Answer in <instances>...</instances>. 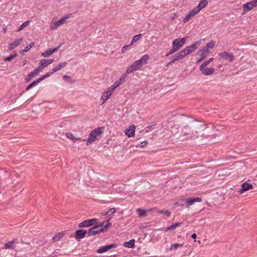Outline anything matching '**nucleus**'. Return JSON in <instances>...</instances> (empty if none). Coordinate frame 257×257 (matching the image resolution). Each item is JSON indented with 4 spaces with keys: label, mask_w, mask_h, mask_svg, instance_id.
Listing matches in <instances>:
<instances>
[{
    "label": "nucleus",
    "mask_w": 257,
    "mask_h": 257,
    "mask_svg": "<svg viewBox=\"0 0 257 257\" xmlns=\"http://www.w3.org/2000/svg\"><path fill=\"white\" fill-rule=\"evenodd\" d=\"M141 67V65L139 63V61L137 60L127 68V72L132 73L134 71L139 70Z\"/></svg>",
    "instance_id": "9d476101"
},
{
    "label": "nucleus",
    "mask_w": 257,
    "mask_h": 257,
    "mask_svg": "<svg viewBox=\"0 0 257 257\" xmlns=\"http://www.w3.org/2000/svg\"><path fill=\"white\" fill-rule=\"evenodd\" d=\"M97 220L95 218L84 220L78 224V227L82 228L90 226L97 223Z\"/></svg>",
    "instance_id": "423d86ee"
},
{
    "label": "nucleus",
    "mask_w": 257,
    "mask_h": 257,
    "mask_svg": "<svg viewBox=\"0 0 257 257\" xmlns=\"http://www.w3.org/2000/svg\"><path fill=\"white\" fill-rule=\"evenodd\" d=\"M137 211L138 212H140V213H139L140 217L146 216L147 215L146 210H142V209L141 208H138L137 209Z\"/></svg>",
    "instance_id": "58836bf2"
},
{
    "label": "nucleus",
    "mask_w": 257,
    "mask_h": 257,
    "mask_svg": "<svg viewBox=\"0 0 257 257\" xmlns=\"http://www.w3.org/2000/svg\"><path fill=\"white\" fill-rule=\"evenodd\" d=\"M123 82L120 79L116 81L110 88L112 90H114L117 87L120 85Z\"/></svg>",
    "instance_id": "a878e982"
},
{
    "label": "nucleus",
    "mask_w": 257,
    "mask_h": 257,
    "mask_svg": "<svg viewBox=\"0 0 257 257\" xmlns=\"http://www.w3.org/2000/svg\"><path fill=\"white\" fill-rule=\"evenodd\" d=\"M17 53H15L13 55H11L10 56H9V57H7L6 59H5V61H11V60H12L14 58H15L16 56H17Z\"/></svg>",
    "instance_id": "09e8293b"
},
{
    "label": "nucleus",
    "mask_w": 257,
    "mask_h": 257,
    "mask_svg": "<svg viewBox=\"0 0 257 257\" xmlns=\"http://www.w3.org/2000/svg\"><path fill=\"white\" fill-rule=\"evenodd\" d=\"M103 132V127H97L92 131L89 135L88 138L87 140L86 145L87 146L91 144L96 140L97 136H100Z\"/></svg>",
    "instance_id": "f257e3e1"
},
{
    "label": "nucleus",
    "mask_w": 257,
    "mask_h": 257,
    "mask_svg": "<svg viewBox=\"0 0 257 257\" xmlns=\"http://www.w3.org/2000/svg\"><path fill=\"white\" fill-rule=\"evenodd\" d=\"M173 63H174V62H173V60H172L170 62H169V63H168L167 64L166 66L169 67V66L172 65Z\"/></svg>",
    "instance_id": "13d9d810"
},
{
    "label": "nucleus",
    "mask_w": 257,
    "mask_h": 257,
    "mask_svg": "<svg viewBox=\"0 0 257 257\" xmlns=\"http://www.w3.org/2000/svg\"><path fill=\"white\" fill-rule=\"evenodd\" d=\"M116 246V245L115 244H109V245H106L102 246L101 247L99 248L96 251V252L98 253H101L106 252L112 248L115 247Z\"/></svg>",
    "instance_id": "2eb2a0df"
},
{
    "label": "nucleus",
    "mask_w": 257,
    "mask_h": 257,
    "mask_svg": "<svg viewBox=\"0 0 257 257\" xmlns=\"http://www.w3.org/2000/svg\"><path fill=\"white\" fill-rule=\"evenodd\" d=\"M67 64V63L66 62H64L61 63H59L58 64L56 67L53 68L52 69V73L56 72L58 71V70H60L63 67H64L66 66Z\"/></svg>",
    "instance_id": "b1692460"
},
{
    "label": "nucleus",
    "mask_w": 257,
    "mask_h": 257,
    "mask_svg": "<svg viewBox=\"0 0 257 257\" xmlns=\"http://www.w3.org/2000/svg\"><path fill=\"white\" fill-rule=\"evenodd\" d=\"M40 82V80H39V79H38L37 80L34 81L33 82H32L31 84H30L26 88V90H28L30 88H31L34 86L37 85Z\"/></svg>",
    "instance_id": "7c9ffc66"
},
{
    "label": "nucleus",
    "mask_w": 257,
    "mask_h": 257,
    "mask_svg": "<svg viewBox=\"0 0 257 257\" xmlns=\"http://www.w3.org/2000/svg\"><path fill=\"white\" fill-rule=\"evenodd\" d=\"M209 62L208 61H206L205 62H204L200 66V67H202V68H203L204 67H206V66L209 64Z\"/></svg>",
    "instance_id": "6e6d98bb"
},
{
    "label": "nucleus",
    "mask_w": 257,
    "mask_h": 257,
    "mask_svg": "<svg viewBox=\"0 0 257 257\" xmlns=\"http://www.w3.org/2000/svg\"><path fill=\"white\" fill-rule=\"evenodd\" d=\"M207 5L208 1L207 0H201L196 8L199 11H200L202 9L206 7Z\"/></svg>",
    "instance_id": "412c9836"
},
{
    "label": "nucleus",
    "mask_w": 257,
    "mask_h": 257,
    "mask_svg": "<svg viewBox=\"0 0 257 257\" xmlns=\"http://www.w3.org/2000/svg\"><path fill=\"white\" fill-rule=\"evenodd\" d=\"M3 31H4V33H6L7 32V28H5V29H4Z\"/></svg>",
    "instance_id": "0e129e2a"
},
{
    "label": "nucleus",
    "mask_w": 257,
    "mask_h": 257,
    "mask_svg": "<svg viewBox=\"0 0 257 257\" xmlns=\"http://www.w3.org/2000/svg\"><path fill=\"white\" fill-rule=\"evenodd\" d=\"M111 226V223L110 222H107V223L105 225H104L103 227H101V229H103V232L107 230V228L109 226Z\"/></svg>",
    "instance_id": "864d4df0"
},
{
    "label": "nucleus",
    "mask_w": 257,
    "mask_h": 257,
    "mask_svg": "<svg viewBox=\"0 0 257 257\" xmlns=\"http://www.w3.org/2000/svg\"><path fill=\"white\" fill-rule=\"evenodd\" d=\"M101 215L103 216H107V212H102Z\"/></svg>",
    "instance_id": "052dcab7"
},
{
    "label": "nucleus",
    "mask_w": 257,
    "mask_h": 257,
    "mask_svg": "<svg viewBox=\"0 0 257 257\" xmlns=\"http://www.w3.org/2000/svg\"><path fill=\"white\" fill-rule=\"evenodd\" d=\"M257 6V0H252L246 4H244L242 6L243 9V13H245L251 10L253 8Z\"/></svg>",
    "instance_id": "20e7f679"
},
{
    "label": "nucleus",
    "mask_w": 257,
    "mask_h": 257,
    "mask_svg": "<svg viewBox=\"0 0 257 257\" xmlns=\"http://www.w3.org/2000/svg\"><path fill=\"white\" fill-rule=\"evenodd\" d=\"M34 45V43L32 42L28 46H27L25 49L22 50L20 51V53L21 54L24 53V52H28L30 50V49Z\"/></svg>",
    "instance_id": "c756f323"
},
{
    "label": "nucleus",
    "mask_w": 257,
    "mask_h": 257,
    "mask_svg": "<svg viewBox=\"0 0 257 257\" xmlns=\"http://www.w3.org/2000/svg\"><path fill=\"white\" fill-rule=\"evenodd\" d=\"M180 224H181L180 222H176V223L171 225V226L166 227L165 229V231L173 230V229H175L177 226L180 225Z\"/></svg>",
    "instance_id": "c85d7f7f"
},
{
    "label": "nucleus",
    "mask_w": 257,
    "mask_h": 257,
    "mask_svg": "<svg viewBox=\"0 0 257 257\" xmlns=\"http://www.w3.org/2000/svg\"><path fill=\"white\" fill-rule=\"evenodd\" d=\"M202 201V198L200 197L192 198L188 197L185 200V204L187 207L193 205L195 202H200Z\"/></svg>",
    "instance_id": "1a4fd4ad"
},
{
    "label": "nucleus",
    "mask_w": 257,
    "mask_h": 257,
    "mask_svg": "<svg viewBox=\"0 0 257 257\" xmlns=\"http://www.w3.org/2000/svg\"><path fill=\"white\" fill-rule=\"evenodd\" d=\"M148 144V143L147 141H144L142 142L140 145L136 146V147L138 148H143L144 147L147 146Z\"/></svg>",
    "instance_id": "8fccbe9b"
},
{
    "label": "nucleus",
    "mask_w": 257,
    "mask_h": 257,
    "mask_svg": "<svg viewBox=\"0 0 257 257\" xmlns=\"http://www.w3.org/2000/svg\"><path fill=\"white\" fill-rule=\"evenodd\" d=\"M218 57L219 59H223L227 60L229 62H232L234 57L232 54L229 53L226 51H224L219 54Z\"/></svg>",
    "instance_id": "39448f33"
},
{
    "label": "nucleus",
    "mask_w": 257,
    "mask_h": 257,
    "mask_svg": "<svg viewBox=\"0 0 257 257\" xmlns=\"http://www.w3.org/2000/svg\"><path fill=\"white\" fill-rule=\"evenodd\" d=\"M66 136L67 137V138L70 140H71L72 141H73L74 142H76V141H81L82 142H85L86 141V139H82L80 138H76V137H75L72 134V133H67L66 134Z\"/></svg>",
    "instance_id": "6ab92c4d"
},
{
    "label": "nucleus",
    "mask_w": 257,
    "mask_h": 257,
    "mask_svg": "<svg viewBox=\"0 0 257 257\" xmlns=\"http://www.w3.org/2000/svg\"><path fill=\"white\" fill-rule=\"evenodd\" d=\"M87 233V231L83 229H79L76 231L75 234V238L77 241H80V239L83 238L85 234Z\"/></svg>",
    "instance_id": "4468645a"
},
{
    "label": "nucleus",
    "mask_w": 257,
    "mask_h": 257,
    "mask_svg": "<svg viewBox=\"0 0 257 257\" xmlns=\"http://www.w3.org/2000/svg\"><path fill=\"white\" fill-rule=\"evenodd\" d=\"M130 73H127V70L126 71V72L125 73H124L122 76L121 77V78H120V80H121V81L124 82V81H125V79L126 78V77H127V75L129 74Z\"/></svg>",
    "instance_id": "603ef678"
},
{
    "label": "nucleus",
    "mask_w": 257,
    "mask_h": 257,
    "mask_svg": "<svg viewBox=\"0 0 257 257\" xmlns=\"http://www.w3.org/2000/svg\"><path fill=\"white\" fill-rule=\"evenodd\" d=\"M131 44L124 46L121 49V53H124L126 51L130 50Z\"/></svg>",
    "instance_id": "a18cd8bd"
},
{
    "label": "nucleus",
    "mask_w": 257,
    "mask_h": 257,
    "mask_svg": "<svg viewBox=\"0 0 257 257\" xmlns=\"http://www.w3.org/2000/svg\"><path fill=\"white\" fill-rule=\"evenodd\" d=\"M116 212V209L115 208H110L107 211V217H110Z\"/></svg>",
    "instance_id": "4c0bfd02"
},
{
    "label": "nucleus",
    "mask_w": 257,
    "mask_h": 257,
    "mask_svg": "<svg viewBox=\"0 0 257 257\" xmlns=\"http://www.w3.org/2000/svg\"><path fill=\"white\" fill-rule=\"evenodd\" d=\"M193 127L196 132H201L207 128L208 126L206 124L197 122L193 124Z\"/></svg>",
    "instance_id": "9b49d317"
},
{
    "label": "nucleus",
    "mask_w": 257,
    "mask_h": 257,
    "mask_svg": "<svg viewBox=\"0 0 257 257\" xmlns=\"http://www.w3.org/2000/svg\"><path fill=\"white\" fill-rule=\"evenodd\" d=\"M184 128V129L187 128V126H185V127Z\"/></svg>",
    "instance_id": "338daca9"
},
{
    "label": "nucleus",
    "mask_w": 257,
    "mask_h": 257,
    "mask_svg": "<svg viewBox=\"0 0 257 257\" xmlns=\"http://www.w3.org/2000/svg\"><path fill=\"white\" fill-rule=\"evenodd\" d=\"M30 22L29 21H27L24 22V23H23L20 26V27L19 28V29H18L17 32H19V31H21L22 30H23L25 27H26L28 25V24L30 23Z\"/></svg>",
    "instance_id": "f704fd0d"
},
{
    "label": "nucleus",
    "mask_w": 257,
    "mask_h": 257,
    "mask_svg": "<svg viewBox=\"0 0 257 257\" xmlns=\"http://www.w3.org/2000/svg\"><path fill=\"white\" fill-rule=\"evenodd\" d=\"M63 236L64 233L62 232H59L53 237V240L54 241H57L61 239Z\"/></svg>",
    "instance_id": "cd10ccee"
},
{
    "label": "nucleus",
    "mask_w": 257,
    "mask_h": 257,
    "mask_svg": "<svg viewBox=\"0 0 257 257\" xmlns=\"http://www.w3.org/2000/svg\"><path fill=\"white\" fill-rule=\"evenodd\" d=\"M68 18V16H65L57 22H52L50 24V29L52 30L57 29L58 27L63 25Z\"/></svg>",
    "instance_id": "7ed1b4c3"
},
{
    "label": "nucleus",
    "mask_w": 257,
    "mask_h": 257,
    "mask_svg": "<svg viewBox=\"0 0 257 257\" xmlns=\"http://www.w3.org/2000/svg\"><path fill=\"white\" fill-rule=\"evenodd\" d=\"M185 56H186L185 55V54L183 52L182 50L175 55L174 58L172 59L173 62H175L176 61H179L182 59Z\"/></svg>",
    "instance_id": "aec40b11"
},
{
    "label": "nucleus",
    "mask_w": 257,
    "mask_h": 257,
    "mask_svg": "<svg viewBox=\"0 0 257 257\" xmlns=\"http://www.w3.org/2000/svg\"><path fill=\"white\" fill-rule=\"evenodd\" d=\"M63 78H65V79H69L70 78V77L69 76H67L66 75H65L64 76H63Z\"/></svg>",
    "instance_id": "680f3d73"
},
{
    "label": "nucleus",
    "mask_w": 257,
    "mask_h": 257,
    "mask_svg": "<svg viewBox=\"0 0 257 257\" xmlns=\"http://www.w3.org/2000/svg\"><path fill=\"white\" fill-rule=\"evenodd\" d=\"M23 63H24V64H26V60H25V61L23 62Z\"/></svg>",
    "instance_id": "69168bd1"
},
{
    "label": "nucleus",
    "mask_w": 257,
    "mask_h": 257,
    "mask_svg": "<svg viewBox=\"0 0 257 257\" xmlns=\"http://www.w3.org/2000/svg\"><path fill=\"white\" fill-rule=\"evenodd\" d=\"M213 60V58H211L209 59L208 61L209 63H210Z\"/></svg>",
    "instance_id": "e2e57ef3"
},
{
    "label": "nucleus",
    "mask_w": 257,
    "mask_h": 257,
    "mask_svg": "<svg viewBox=\"0 0 257 257\" xmlns=\"http://www.w3.org/2000/svg\"><path fill=\"white\" fill-rule=\"evenodd\" d=\"M52 54H52V53L51 52V49H50L49 50H47L45 52L42 53V56H43V57L46 58V57H48L50 56Z\"/></svg>",
    "instance_id": "72a5a7b5"
},
{
    "label": "nucleus",
    "mask_w": 257,
    "mask_h": 257,
    "mask_svg": "<svg viewBox=\"0 0 257 257\" xmlns=\"http://www.w3.org/2000/svg\"><path fill=\"white\" fill-rule=\"evenodd\" d=\"M193 17H192L190 13H189L185 16V17L183 19V22L184 23H186L188 21H189V20H190Z\"/></svg>",
    "instance_id": "ea45409f"
},
{
    "label": "nucleus",
    "mask_w": 257,
    "mask_h": 257,
    "mask_svg": "<svg viewBox=\"0 0 257 257\" xmlns=\"http://www.w3.org/2000/svg\"><path fill=\"white\" fill-rule=\"evenodd\" d=\"M15 240H12L6 243L5 245V247L6 249H10L12 248H14V244L15 243Z\"/></svg>",
    "instance_id": "bb28decb"
},
{
    "label": "nucleus",
    "mask_w": 257,
    "mask_h": 257,
    "mask_svg": "<svg viewBox=\"0 0 257 257\" xmlns=\"http://www.w3.org/2000/svg\"><path fill=\"white\" fill-rule=\"evenodd\" d=\"M149 55L146 54L143 55V57L140 59L138 60V61H139V63L142 66V65L147 63V61L149 60Z\"/></svg>",
    "instance_id": "5701e85b"
},
{
    "label": "nucleus",
    "mask_w": 257,
    "mask_h": 257,
    "mask_svg": "<svg viewBox=\"0 0 257 257\" xmlns=\"http://www.w3.org/2000/svg\"><path fill=\"white\" fill-rule=\"evenodd\" d=\"M62 44L61 43V44H60L57 47H56L53 49H50L52 54H53L54 53L57 51L58 50V49L62 46Z\"/></svg>",
    "instance_id": "3c124183"
},
{
    "label": "nucleus",
    "mask_w": 257,
    "mask_h": 257,
    "mask_svg": "<svg viewBox=\"0 0 257 257\" xmlns=\"http://www.w3.org/2000/svg\"><path fill=\"white\" fill-rule=\"evenodd\" d=\"M253 188V186L252 184L248 183L247 182H245L241 185V188L240 190L238 191V192L241 194L245 191H246L249 189H251Z\"/></svg>",
    "instance_id": "ddd939ff"
},
{
    "label": "nucleus",
    "mask_w": 257,
    "mask_h": 257,
    "mask_svg": "<svg viewBox=\"0 0 257 257\" xmlns=\"http://www.w3.org/2000/svg\"><path fill=\"white\" fill-rule=\"evenodd\" d=\"M185 41L186 38L176 39L173 42V46L178 50L185 44Z\"/></svg>",
    "instance_id": "6e6552de"
},
{
    "label": "nucleus",
    "mask_w": 257,
    "mask_h": 257,
    "mask_svg": "<svg viewBox=\"0 0 257 257\" xmlns=\"http://www.w3.org/2000/svg\"><path fill=\"white\" fill-rule=\"evenodd\" d=\"M23 39L22 38L16 40L14 42L10 43L9 45V48L10 50L14 49L16 47L20 45L22 42Z\"/></svg>",
    "instance_id": "a211bd4d"
},
{
    "label": "nucleus",
    "mask_w": 257,
    "mask_h": 257,
    "mask_svg": "<svg viewBox=\"0 0 257 257\" xmlns=\"http://www.w3.org/2000/svg\"><path fill=\"white\" fill-rule=\"evenodd\" d=\"M183 244H180L177 243H174L171 245L170 247V250L176 249L178 247L183 246Z\"/></svg>",
    "instance_id": "79ce46f5"
},
{
    "label": "nucleus",
    "mask_w": 257,
    "mask_h": 257,
    "mask_svg": "<svg viewBox=\"0 0 257 257\" xmlns=\"http://www.w3.org/2000/svg\"><path fill=\"white\" fill-rule=\"evenodd\" d=\"M102 224L100 225H95L94 227L89 229L88 234L89 236L94 235L97 233L103 232V229H101Z\"/></svg>",
    "instance_id": "0eeeda50"
},
{
    "label": "nucleus",
    "mask_w": 257,
    "mask_h": 257,
    "mask_svg": "<svg viewBox=\"0 0 257 257\" xmlns=\"http://www.w3.org/2000/svg\"><path fill=\"white\" fill-rule=\"evenodd\" d=\"M177 17V14L174 13L171 17V19L172 20H174Z\"/></svg>",
    "instance_id": "4d7b16f0"
},
{
    "label": "nucleus",
    "mask_w": 257,
    "mask_h": 257,
    "mask_svg": "<svg viewBox=\"0 0 257 257\" xmlns=\"http://www.w3.org/2000/svg\"><path fill=\"white\" fill-rule=\"evenodd\" d=\"M135 131L136 126L134 124H132L125 130L124 134L128 137H132L135 136Z\"/></svg>",
    "instance_id": "f8f14e48"
},
{
    "label": "nucleus",
    "mask_w": 257,
    "mask_h": 257,
    "mask_svg": "<svg viewBox=\"0 0 257 257\" xmlns=\"http://www.w3.org/2000/svg\"><path fill=\"white\" fill-rule=\"evenodd\" d=\"M200 53H203L207 56V55L209 53V49H208L206 47H204L202 49L199 50L198 51L197 54H199Z\"/></svg>",
    "instance_id": "2f4dec72"
},
{
    "label": "nucleus",
    "mask_w": 257,
    "mask_h": 257,
    "mask_svg": "<svg viewBox=\"0 0 257 257\" xmlns=\"http://www.w3.org/2000/svg\"><path fill=\"white\" fill-rule=\"evenodd\" d=\"M53 73H52V71L51 72H48L45 75H44V76H43L42 77H40L39 79V80H40V81H42L43 79H44L45 78H47L48 77H49L52 74H53Z\"/></svg>",
    "instance_id": "49530a36"
},
{
    "label": "nucleus",
    "mask_w": 257,
    "mask_h": 257,
    "mask_svg": "<svg viewBox=\"0 0 257 257\" xmlns=\"http://www.w3.org/2000/svg\"><path fill=\"white\" fill-rule=\"evenodd\" d=\"M200 45V42L197 41L194 44L187 47L185 49H184L182 51L185 54V56L193 52Z\"/></svg>",
    "instance_id": "f03ea898"
},
{
    "label": "nucleus",
    "mask_w": 257,
    "mask_h": 257,
    "mask_svg": "<svg viewBox=\"0 0 257 257\" xmlns=\"http://www.w3.org/2000/svg\"><path fill=\"white\" fill-rule=\"evenodd\" d=\"M200 70L204 75H210L214 72V70L213 68H207L206 67L203 68L200 67Z\"/></svg>",
    "instance_id": "f3484780"
},
{
    "label": "nucleus",
    "mask_w": 257,
    "mask_h": 257,
    "mask_svg": "<svg viewBox=\"0 0 257 257\" xmlns=\"http://www.w3.org/2000/svg\"><path fill=\"white\" fill-rule=\"evenodd\" d=\"M191 237H192L193 239H195V238H196V237H197V235H196L195 233H193V234L191 235Z\"/></svg>",
    "instance_id": "bf43d9fd"
},
{
    "label": "nucleus",
    "mask_w": 257,
    "mask_h": 257,
    "mask_svg": "<svg viewBox=\"0 0 257 257\" xmlns=\"http://www.w3.org/2000/svg\"><path fill=\"white\" fill-rule=\"evenodd\" d=\"M142 34H138L137 35H136L135 36L132 40V42H131V45H132L133 43H135V42H137L138 40H139V39L142 37Z\"/></svg>",
    "instance_id": "473e14b6"
},
{
    "label": "nucleus",
    "mask_w": 257,
    "mask_h": 257,
    "mask_svg": "<svg viewBox=\"0 0 257 257\" xmlns=\"http://www.w3.org/2000/svg\"><path fill=\"white\" fill-rule=\"evenodd\" d=\"M113 92V90L109 87L108 90L105 91L103 92L101 97V99L103 100V102H104L109 98V97L112 95Z\"/></svg>",
    "instance_id": "dca6fc26"
},
{
    "label": "nucleus",
    "mask_w": 257,
    "mask_h": 257,
    "mask_svg": "<svg viewBox=\"0 0 257 257\" xmlns=\"http://www.w3.org/2000/svg\"><path fill=\"white\" fill-rule=\"evenodd\" d=\"M215 44V42L212 40L207 43L205 47H206L208 49H212L214 47Z\"/></svg>",
    "instance_id": "a19ab883"
},
{
    "label": "nucleus",
    "mask_w": 257,
    "mask_h": 257,
    "mask_svg": "<svg viewBox=\"0 0 257 257\" xmlns=\"http://www.w3.org/2000/svg\"><path fill=\"white\" fill-rule=\"evenodd\" d=\"M38 74L39 73L36 70V69H35L33 71L30 72L28 76L29 77V79H31L37 76Z\"/></svg>",
    "instance_id": "c9c22d12"
},
{
    "label": "nucleus",
    "mask_w": 257,
    "mask_h": 257,
    "mask_svg": "<svg viewBox=\"0 0 257 257\" xmlns=\"http://www.w3.org/2000/svg\"><path fill=\"white\" fill-rule=\"evenodd\" d=\"M200 11H199L198 10L196 9V8H194L193 9H192L191 11L189 12L190 14L192 16V17H194L195 15L198 14L199 13Z\"/></svg>",
    "instance_id": "e433bc0d"
},
{
    "label": "nucleus",
    "mask_w": 257,
    "mask_h": 257,
    "mask_svg": "<svg viewBox=\"0 0 257 257\" xmlns=\"http://www.w3.org/2000/svg\"><path fill=\"white\" fill-rule=\"evenodd\" d=\"M44 68V67H42L41 65L38 66L35 69L39 73L42 70V69Z\"/></svg>",
    "instance_id": "5fc2aeb1"
},
{
    "label": "nucleus",
    "mask_w": 257,
    "mask_h": 257,
    "mask_svg": "<svg viewBox=\"0 0 257 257\" xmlns=\"http://www.w3.org/2000/svg\"><path fill=\"white\" fill-rule=\"evenodd\" d=\"M158 212L160 214H164L165 215H167V216H170L171 215V213L170 211L168 210H158Z\"/></svg>",
    "instance_id": "c03bdc74"
},
{
    "label": "nucleus",
    "mask_w": 257,
    "mask_h": 257,
    "mask_svg": "<svg viewBox=\"0 0 257 257\" xmlns=\"http://www.w3.org/2000/svg\"><path fill=\"white\" fill-rule=\"evenodd\" d=\"M135 240L132 239L130 240L129 241L125 242L123 244V245L128 248L133 247L135 244Z\"/></svg>",
    "instance_id": "393cba45"
},
{
    "label": "nucleus",
    "mask_w": 257,
    "mask_h": 257,
    "mask_svg": "<svg viewBox=\"0 0 257 257\" xmlns=\"http://www.w3.org/2000/svg\"><path fill=\"white\" fill-rule=\"evenodd\" d=\"M198 55H200V58L199 59L197 58V62L198 63L203 60L204 59V58L207 56L206 55L204 54L203 53H200Z\"/></svg>",
    "instance_id": "37998d69"
},
{
    "label": "nucleus",
    "mask_w": 257,
    "mask_h": 257,
    "mask_svg": "<svg viewBox=\"0 0 257 257\" xmlns=\"http://www.w3.org/2000/svg\"><path fill=\"white\" fill-rule=\"evenodd\" d=\"M53 62V59H42L40 60V65H41L42 67H46Z\"/></svg>",
    "instance_id": "4be33fe9"
},
{
    "label": "nucleus",
    "mask_w": 257,
    "mask_h": 257,
    "mask_svg": "<svg viewBox=\"0 0 257 257\" xmlns=\"http://www.w3.org/2000/svg\"><path fill=\"white\" fill-rule=\"evenodd\" d=\"M177 51V50L173 46H172V49H171V50L170 51V52H168L166 56H168L169 55L175 53V52H176Z\"/></svg>",
    "instance_id": "de8ad7c7"
}]
</instances>
